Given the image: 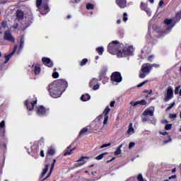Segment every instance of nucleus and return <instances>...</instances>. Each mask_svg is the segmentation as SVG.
Returning <instances> with one entry per match:
<instances>
[{
    "label": "nucleus",
    "mask_w": 181,
    "mask_h": 181,
    "mask_svg": "<svg viewBox=\"0 0 181 181\" xmlns=\"http://www.w3.org/2000/svg\"><path fill=\"white\" fill-rule=\"evenodd\" d=\"M150 66H151V69H153V67L158 68L160 67V65L158 64H150Z\"/></svg>",
    "instance_id": "nucleus-48"
},
{
    "label": "nucleus",
    "mask_w": 181,
    "mask_h": 181,
    "mask_svg": "<svg viewBox=\"0 0 181 181\" xmlns=\"http://www.w3.org/2000/svg\"><path fill=\"white\" fill-rule=\"evenodd\" d=\"M176 105L175 102H173V103H170V105L168 106L167 107V109H165V112H168V111L170 110L174 107V105Z\"/></svg>",
    "instance_id": "nucleus-36"
},
{
    "label": "nucleus",
    "mask_w": 181,
    "mask_h": 181,
    "mask_svg": "<svg viewBox=\"0 0 181 181\" xmlns=\"http://www.w3.org/2000/svg\"><path fill=\"white\" fill-rule=\"evenodd\" d=\"M111 146V144H103L102 146H100V148H107Z\"/></svg>",
    "instance_id": "nucleus-52"
},
{
    "label": "nucleus",
    "mask_w": 181,
    "mask_h": 181,
    "mask_svg": "<svg viewBox=\"0 0 181 181\" xmlns=\"http://www.w3.org/2000/svg\"><path fill=\"white\" fill-rule=\"evenodd\" d=\"M122 80H123V78L122 76L121 73H119L118 71H115V72L111 74V76H110L111 81L119 83L122 81Z\"/></svg>",
    "instance_id": "nucleus-7"
},
{
    "label": "nucleus",
    "mask_w": 181,
    "mask_h": 181,
    "mask_svg": "<svg viewBox=\"0 0 181 181\" xmlns=\"http://www.w3.org/2000/svg\"><path fill=\"white\" fill-rule=\"evenodd\" d=\"M52 168H50L49 170V173H48V175H47V177H45L44 179H43V181L46 180L47 178H49L51 175H52Z\"/></svg>",
    "instance_id": "nucleus-42"
},
{
    "label": "nucleus",
    "mask_w": 181,
    "mask_h": 181,
    "mask_svg": "<svg viewBox=\"0 0 181 181\" xmlns=\"http://www.w3.org/2000/svg\"><path fill=\"white\" fill-rule=\"evenodd\" d=\"M17 50H18V45H15L12 52H11L8 54H5L4 57H5L6 60L4 62V64H6L8 63V62L10 60L11 57H12L13 56V54L16 53V52Z\"/></svg>",
    "instance_id": "nucleus-12"
},
{
    "label": "nucleus",
    "mask_w": 181,
    "mask_h": 181,
    "mask_svg": "<svg viewBox=\"0 0 181 181\" xmlns=\"http://www.w3.org/2000/svg\"><path fill=\"white\" fill-rule=\"evenodd\" d=\"M81 100L83 101V102H86V101H88L89 100H90V95L89 94H83L82 95L81 98Z\"/></svg>",
    "instance_id": "nucleus-23"
},
{
    "label": "nucleus",
    "mask_w": 181,
    "mask_h": 181,
    "mask_svg": "<svg viewBox=\"0 0 181 181\" xmlns=\"http://www.w3.org/2000/svg\"><path fill=\"white\" fill-rule=\"evenodd\" d=\"M87 132H88V129H87L86 127L83 128V129L81 130L80 133H79V136H81L83 135V134H86Z\"/></svg>",
    "instance_id": "nucleus-34"
},
{
    "label": "nucleus",
    "mask_w": 181,
    "mask_h": 181,
    "mask_svg": "<svg viewBox=\"0 0 181 181\" xmlns=\"http://www.w3.org/2000/svg\"><path fill=\"white\" fill-rule=\"evenodd\" d=\"M106 72H107L106 69H103V70L100 71V75H99V81H101L103 78H105Z\"/></svg>",
    "instance_id": "nucleus-24"
},
{
    "label": "nucleus",
    "mask_w": 181,
    "mask_h": 181,
    "mask_svg": "<svg viewBox=\"0 0 181 181\" xmlns=\"http://www.w3.org/2000/svg\"><path fill=\"white\" fill-rule=\"evenodd\" d=\"M36 6L42 15H46L49 11H50V8H49L47 4L43 3L42 6L41 0L36 1Z\"/></svg>",
    "instance_id": "nucleus-4"
},
{
    "label": "nucleus",
    "mask_w": 181,
    "mask_h": 181,
    "mask_svg": "<svg viewBox=\"0 0 181 181\" xmlns=\"http://www.w3.org/2000/svg\"><path fill=\"white\" fill-rule=\"evenodd\" d=\"M55 153H56V150H54L52 147L49 148L47 152V158H45V160L47 161V158L49 156H53Z\"/></svg>",
    "instance_id": "nucleus-17"
},
{
    "label": "nucleus",
    "mask_w": 181,
    "mask_h": 181,
    "mask_svg": "<svg viewBox=\"0 0 181 181\" xmlns=\"http://www.w3.org/2000/svg\"><path fill=\"white\" fill-rule=\"evenodd\" d=\"M115 4L121 9H124V8H127V0H115Z\"/></svg>",
    "instance_id": "nucleus-13"
},
{
    "label": "nucleus",
    "mask_w": 181,
    "mask_h": 181,
    "mask_svg": "<svg viewBox=\"0 0 181 181\" xmlns=\"http://www.w3.org/2000/svg\"><path fill=\"white\" fill-rule=\"evenodd\" d=\"M7 28V21H1V26H0V30L1 29H6Z\"/></svg>",
    "instance_id": "nucleus-30"
},
{
    "label": "nucleus",
    "mask_w": 181,
    "mask_h": 181,
    "mask_svg": "<svg viewBox=\"0 0 181 181\" xmlns=\"http://www.w3.org/2000/svg\"><path fill=\"white\" fill-rule=\"evenodd\" d=\"M121 44H119L118 40H113L112 42H110L107 46V52L113 55H117L118 53L121 49Z\"/></svg>",
    "instance_id": "nucleus-2"
},
{
    "label": "nucleus",
    "mask_w": 181,
    "mask_h": 181,
    "mask_svg": "<svg viewBox=\"0 0 181 181\" xmlns=\"http://www.w3.org/2000/svg\"><path fill=\"white\" fill-rule=\"evenodd\" d=\"M52 77H53L54 78H58V77H59V74H58V72H57V71L54 72V73L52 74Z\"/></svg>",
    "instance_id": "nucleus-49"
},
{
    "label": "nucleus",
    "mask_w": 181,
    "mask_h": 181,
    "mask_svg": "<svg viewBox=\"0 0 181 181\" xmlns=\"http://www.w3.org/2000/svg\"><path fill=\"white\" fill-rule=\"evenodd\" d=\"M100 88V85L99 84H95L93 86V90L94 91L98 90Z\"/></svg>",
    "instance_id": "nucleus-43"
},
{
    "label": "nucleus",
    "mask_w": 181,
    "mask_h": 181,
    "mask_svg": "<svg viewBox=\"0 0 181 181\" xmlns=\"http://www.w3.org/2000/svg\"><path fill=\"white\" fill-rule=\"evenodd\" d=\"M137 180L138 181H144V177H142L141 174H139L137 176Z\"/></svg>",
    "instance_id": "nucleus-44"
},
{
    "label": "nucleus",
    "mask_w": 181,
    "mask_h": 181,
    "mask_svg": "<svg viewBox=\"0 0 181 181\" xmlns=\"http://www.w3.org/2000/svg\"><path fill=\"white\" fill-rule=\"evenodd\" d=\"M163 5H164V1L163 0L159 1L158 6L159 7H161Z\"/></svg>",
    "instance_id": "nucleus-59"
},
{
    "label": "nucleus",
    "mask_w": 181,
    "mask_h": 181,
    "mask_svg": "<svg viewBox=\"0 0 181 181\" xmlns=\"http://www.w3.org/2000/svg\"><path fill=\"white\" fill-rule=\"evenodd\" d=\"M47 112V110L45 106L40 105L37 107V115L40 117L45 116Z\"/></svg>",
    "instance_id": "nucleus-11"
},
{
    "label": "nucleus",
    "mask_w": 181,
    "mask_h": 181,
    "mask_svg": "<svg viewBox=\"0 0 181 181\" xmlns=\"http://www.w3.org/2000/svg\"><path fill=\"white\" fill-rule=\"evenodd\" d=\"M49 166H50L49 164L45 165V168L43 169V171H42V174L40 175V180L43 177L45 176L47 172L48 171V168H49Z\"/></svg>",
    "instance_id": "nucleus-21"
},
{
    "label": "nucleus",
    "mask_w": 181,
    "mask_h": 181,
    "mask_svg": "<svg viewBox=\"0 0 181 181\" xmlns=\"http://www.w3.org/2000/svg\"><path fill=\"white\" fill-rule=\"evenodd\" d=\"M177 134H178L177 136V138H178V139H181V128H180V129H179V132L178 133H177Z\"/></svg>",
    "instance_id": "nucleus-56"
},
{
    "label": "nucleus",
    "mask_w": 181,
    "mask_h": 181,
    "mask_svg": "<svg viewBox=\"0 0 181 181\" xmlns=\"http://www.w3.org/2000/svg\"><path fill=\"white\" fill-rule=\"evenodd\" d=\"M115 101H111V102H110V106L111 107H113L114 105H115Z\"/></svg>",
    "instance_id": "nucleus-61"
},
{
    "label": "nucleus",
    "mask_w": 181,
    "mask_h": 181,
    "mask_svg": "<svg viewBox=\"0 0 181 181\" xmlns=\"http://www.w3.org/2000/svg\"><path fill=\"white\" fill-rule=\"evenodd\" d=\"M169 117H170V119L177 118V115L176 114H170Z\"/></svg>",
    "instance_id": "nucleus-53"
},
{
    "label": "nucleus",
    "mask_w": 181,
    "mask_h": 181,
    "mask_svg": "<svg viewBox=\"0 0 181 181\" xmlns=\"http://www.w3.org/2000/svg\"><path fill=\"white\" fill-rule=\"evenodd\" d=\"M168 140H165L164 141H163V144H168L169 142H171L172 141V139H171V136H168Z\"/></svg>",
    "instance_id": "nucleus-50"
},
{
    "label": "nucleus",
    "mask_w": 181,
    "mask_h": 181,
    "mask_svg": "<svg viewBox=\"0 0 181 181\" xmlns=\"http://www.w3.org/2000/svg\"><path fill=\"white\" fill-rule=\"evenodd\" d=\"M148 82V80L144 81V82H142V83L138 84V85H137V88H141V87L144 86L146 85Z\"/></svg>",
    "instance_id": "nucleus-39"
},
{
    "label": "nucleus",
    "mask_w": 181,
    "mask_h": 181,
    "mask_svg": "<svg viewBox=\"0 0 181 181\" xmlns=\"http://www.w3.org/2000/svg\"><path fill=\"white\" fill-rule=\"evenodd\" d=\"M110 110H111V109L109 107V106H106L103 114L100 115L99 116L97 117V118H96L97 121L101 122V120L103 119V116L104 117L103 124L106 125L107 124V121H108L109 112Z\"/></svg>",
    "instance_id": "nucleus-5"
},
{
    "label": "nucleus",
    "mask_w": 181,
    "mask_h": 181,
    "mask_svg": "<svg viewBox=\"0 0 181 181\" xmlns=\"http://www.w3.org/2000/svg\"><path fill=\"white\" fill-rule=\"evenodd\" d=\"M154 57H154L153 55H150V56H148V57L147 58V60H148V62H152V61H153V59Z\"/></svg>",
    "instance_id": "nucleus-51"
},
{
    "label": "nucleus",
    "mask_w": 181,
    "mask_h": 181,
    "mask_svg": "<svg viewBox=\"0 0 181 181\" xmlns=\"http://www.w3.org/2000/svg\"><path fill=\"white\" fill-rule=\"evenodd\" d=\"M33 67H34V73L36 75H39L40 74V71H41V68H40V64H33Z\"/></svg>",
    "instance_id": "nucleus-19"
},
{
    "label": "nucleus",
    "mask_w": 181,
    "mask_h": 181,
    "mask_svg": "<svg viewBox=\"0 0 181 181\" xmlns=\"http://www.w3.org/2000/svg\"><path fill=\"white\" fill-rule=\"evenodd\" d=\"M43 1V4H47L49 0H41V3H42Z\"/></svg>",
    "instance_id": "nucleus-64"
},
{
    "label": "nucleus",
    "mask_w": 181,
    "mask_h": 181,
    "mask_svg": "<svg viewBox=\"0 0 181 181\" xmlns=\"http://www.w3.org/2000/svg\"><path fill=\"white\" fill-rule=\"evenodd\" d=\"M70 148H71V146L67 147V149L64 153V156H67L72 154L73 151H74V148H72V149H70Z\"/></svg>",
    "instance_id": "nucleus-25"
},
{
    "label": "nucleus",
    "mask_w": 181,
    "mask_h": 181,
    "mask_svg": "<svg viewBox=\"0 0 181 181\" xmlns=\"http://www.w3.org/2000/svg\"><path fill=\"white\" fill-rule=\"evenodd\" d=\"M88 158H89L87 157V156H82V157H81L80 159H78V160H77V162H81V165H84V164L86 163V161H85L84 160H85V159H88Z\"/></svg>",
    "instance_id": "nucleus-27"
},
{
    "label": "nucleus",
    "mask_w": 181,
    "mask_h": 181,
    "mask_svg": "<svg viewBox=\"0 0 181 181\" xmlns=\"http://www.w3.org/2000/svg\"><path fill=\"white\" fill-rule=\"evenodd\" d=\"M56 162H57V160H56V159H54V160H53V163L51 164V167H50L51 170H54V165H56Z\"/></svg>",
    "instance_id": "nucleus-45"
},
{
    "label": "nucleus",
    "mask_w": 181,
    "mask_h": 181,
    "mask_svg": "<svg viewBox=\"0 0 181 181\" xmlns=\"http://www.w3.org/2000/svg\"><path fill=\"white\" fill-rule=\"evenodd\" d=\"M88 62V59H82V61L80 62V66H84L86 63Z\"/></svg>",
    "instance_id": "nucleus-35"
},
{
    "label": "nucleus",
    "mask_w": 181,
    "mask_h": 181,
    "mask_svg": "<svg viewBox=\"0 0 181 181\" xmlns=\"http://www.w3.org/2000/svg\"><path fill=\"white\" fill-rule=\"evenodd\" d=\"M130 104L132 105L133 106H136V105H146L147 102L145 100H141L140 101H136V102H130Z\"/></svg>",
    "instance_id": "nucleus-16"
},
{
    "label": "nucleus",
    "mask_w": 181,
    "mask_h": 181,
    "mask_svg": "<svg viewBox=\"0 0 181 181\" xmlns=\"http://www.w3.org/2000/svg\"><path fill=\"white\" fill-rule=\"evenodd\" d=\"M40 152V148L39 147H37L35 151H34V153H39Z\"/></svg>",
    "instance_id": "nucleus-62"
},
{
    "label": "nucleus",
    "mask_w": 181,
    "mask_h": 181,
    "mask_svg": "<svg viewBox=\"0 0 181 181\" xmlns=\"http://www.w3.org/2000/svg\"><path fill=\"white\" fill-rule=\"evenodd\" d=\"M175 19L177 22H179L181 19V13L180 12H177L175 16Z\"/></svg>",
    "instance_id": "nucleus-32"
},
{
    "label": "nucleus",
    "mask_w": 181,
    "mask_h": 181,
    "mask_svg": "<svg viewBox=\"0 0 181 181\" xmlns=\"http://www.w3.org/2000/svg\"><path fill=\"white\" fill-rule=\"evenodd\" d=\"M174 97L173 89L171 86H169L167 89V92L165 93V98L163 101L167 103L169 100H172Z\"/></svg>",
    "instance_id": "nucleus-9"
},
{
    "label": "nucleus",
    "mask_w": 181,
    "mask_h": 181,
    "mask_svg": "<svg viewBox=\"0 0 181 181\" xmlns=\"http://www.w3.org/2000/svg\"><path fill=\"white\" fill-rule=\"evenodd\" d=\"M40 156L42 158H45V151H44L43 150H41V151L40 152Z\"/></svg>",
    "instance_id": "nucleus-55"
},
{
    "label": "nucleus",
    "mask_w": 181,
    "mask_h": 181,
    "mask_svg": "<svg viewBox=\"0 0 181 181\" xmlns=\"http://www.w3.org/2000/svg\"><path fill=\"white\" fill-rule=\"evenodd\" d=\"M107 154H108L107 152H105V153H103L102 154H100L98 155L97 157H96V160H100L103 159V158L104 157V156H106Z\"/></svg>",
    "instance_id": "nucleus-31"
},
{
    "label": "nucleus",
    "mask_w": 181,
    "mask_h": 181,
    "mask_svg": "<svg viewBox=\"0 0 181 181\" xmlns=\"http://www.w3.org/2000/svg\"><path fill=\"white\" fill-rule=\"evenodd\" d=\"M160 134L165 136L166 134H168V133L167 132H160Z\"/></svg>",
    "instance_id": "nucleus-63"
},
{
    "label": "nucleus",
    "mask_w": 181,
    "mask_h": 181,
    "mask_svg": "<svg viewBox=\"0 0 181 181\" xmlns=\"http://www.w3.org/2000/svg\"><path fill=\"white\" fill-rule=\"evenodd\" d=\"M42 61L45 66L49 67V68L53 67V62L50 59L47 58V57H43L42 59Z\"/></svg>",
    "instance_id": "nucleus-14"
},
{
    "label": "nucleus",
    "mask_w": 181,
    "mask_h": 181,
    "mask_svg": "<svg viewBox=\"0 0 181 181\" xmlns=\"http://www.w3.org/2000/svg\"><path fill=\"white\" fill-rule=\"evenodd\" d=\"M0 128L5 129V121L4 120H3L0 122Z\"/></svg>",
    "instance_id": "nucleus-46"
},
{
    "label": "nucleus",
    "mask_w": 181,
    "mask_h": 181,
    "mask_svg": "<svg viewBox=\"0 0 181 181\" xmlns=\"http://www.w3.org/2000/svg\"><path fill=\"white\" fill-rule=\"evenodd\" d=\"M180 86H177L175 89V95H178L180 94Z\"/></svg>",
    "instance_id": "nucleus-41"
},
{
    "label": "nucleus",
    "mask_w": 181,
    "mask_h": 181,
    "mask_svg": "<svg viewBox=\"0 0 181 181\" xmlns=\"http://www.w3.org/2000/svg\"><path fill=\"white\" fill-rule=\"evenodd\" d=\"M98 80L97 78H93L91 80L90 83H89V87L92 88L93 86L97 85L98 84Z\"/></svg>",
    "instance_id": "nucleus-26"
},
{
    "label": "nucleus",
    "mask_w": 181,
    "mask_h": 181,
    "mask_svg": "<svg viewBox=\"0 0 181 181\" xmlns=\"http://www.w3.org/2000/svg\"><path fill=\"white\" fill-rule=\"evenodd\" d=\"M172 129V124H167L165 126V130H170Z\"/></svg>",
    "instance_id": "nucleus-40"
},
{
    "label": "nucleus",
    "mask_w": 181,
    "mask_h": 181,
    "mask_svg": "<svg viewBox=\"0 0 181 181\" xmlns=\"http://www.w3.org/2000/svg\"><path fill=\"white\" fill-rule=\"evenodd\" d=\"M140 8L142 11H144L146 12L147 15L150 14V11L147 7V4L146 3L141 2Z\"/></svg>",
    "instance_id": "nucleus-18"
},
{
    "label": "nucleus",
    "mask_w": 181,
    "mask_h": 181,
    "mask_svg": "<svg viewBox=\"0 0 181 181\" xmlns=\"http://www.w3.org/2000/svg\"><path fill=\"white\" fill-rule=\"evenodd\" d=\"M173 19H165L164 21V23L167 25H170L173 23Z\"/></svg>",
    "instance_id": "nucleus-33"
},
{
    "label": "nucleus",
    "mask_w": 181,
    "mask_h": 181,
    "mask_svg": "<svg viewBox=\"0 0 181 181\" xmlns=\"http://www.w3.org/2000/svg\"><path fill=\"white\" fill-rule=\"evenodd\" d=\"M94 8H95V6L92 4L88 3V4H86V9H88V10L94 9Z\"/></svg>",
    "instance_id": "nucleus-37"
},
{
    "label": "nucleus",
    "mask_w": 181,
    "mask_h": 181,
    "mask_svg": "<svg viewBox=\"0 0 181 181\" xmlns=\"http://www.w3.org/2000/svg\"><path fill=\"white\" fill-rule=\"evenodd\" d=\"M152 71L151 64L146 63L141 65V71L139 74V78H145V77Z\"/></svg>",
    "instance_id": "nucleus-3"
},
{
    "label": "nucleus",
    "mask_w": 181,
    "mask_h": 181,
    "mask_svg": "<svg viewBox=\"0 0 181 181\" xmlns=\"http://www.w3.org/2000/svg\"><path fill=\"white\" fill-rule=\"evenodd\" d=\"M128 15L127 13H124V15H123V20L124 22H127L128 21V18H127Z\"/></svg>",
    "instance_id": "nucleus-47"
},
{
    "label": "nucleus",
    "mask_w": 181,
    "mask_h": 181,
    "mask_svg": "<svg viewBox=\"0 0 181 181\" xmlns=\"http://www.w3.org/2000/svg\"><path fill=\"white\" fill-rule=\"evenodd\" d=\"M23 47H24V37H21V40H20V49H18L17 51V54H20L21 50L23 49Z\"/></svg>",
    "instance_id": "nucleus-22"
},
{
    "label": "nucleus",
    "mask_w": 181,
    "mask_h": 181,
    "mask_svg": "<svg viewBox=\"0 0 181 181\" xmlns=\"http://www.w3.org/2000/svg\"><path fill=\"white\" fill-rule=\"evenodd\" d=\"M0 147L1 149H4V151H7V145L6 144L4 143L0 145Z\"/></svg>",
    "instance_id": "nucleus-38"
},
{
    "label": "nucleus",
    "mask_w": 181,
    "mask_h": 181,
    "mask_svg": "<svg viewBox=\"0 0 181 181\" xmlns=\"http://www.w3.org/2000/svg\"><path fill=\"white\" fill-rule=\"evenodd\" d=\"M4 133H5V129H4V128H0V134H1V136H4Z\"/></svg>",
    "instance_id": "nucleus-54"
},
{
    "label": "nucleus",
    "mask_w": 181,
    "mask_h": 181,
    "mask_svg": "<svg viewBox=\"0 0 181 181\" xmlns=\"http://www.w3.org/2000/svg\"><path fill=\"white\" fill-rule=\"evenodd\" d=\"M133 52L131 47L124 48L123 50L120 49L117 54V57H127L129 56H132Z\"/></svg>",
    "instance_id": "nucleus-6"
},
{
    "label": "nucleus",
    "mask_w": 181,
    "mask_h": 181,
    "mask_svg": "<svg viewBox=\"0 0 181 181\" xmlns=\"http://www.w3.org/2000/svg\"><path fill=\"white\" fill-rule=\"evenodd\" d=\"M68 88V82L64 79H57L51 83L47 88L49 95L53 98H58L62 95L63 93Z\"/></svg>",
    "instance_id": "nucleus-1"
},
{
    "label": "nucleus",
    "mask_w": 181,
    "mask_h": 181,
    "mask_svg": "<svg viewBox=\"0 0 181 181\" xmlns=\"http://www.w3.org/2000/svg\"><path fill=\"white\" fill-rule=\"evenodd\" d=\"M122 148V144L119 145L117 149H116V151H115V156H119L122 153V150H121Z\"/></svg>",
    "instance_id": "nucleus-28"
},
{
    "label": "nucleus",
    "mask_w": 181,
    "mask_h": 181,
    "mask_svg": "<svg viewBox=\"0 0 181 181\" xmlns=\"http://www.w3.org/2000/svg\"><path fill=\"white\" fill-rule=\"evenodd\" d=\"M153 110H150L149 108H147L146 110H144L142 113L143 116L146 117L149 115L150 117L153 116Z\"/></svg>",
    "instance_id": "nucleus-20"
},
{
    "label": "nucleus",
    "mask_w": 181,
    "mask_h": 181,
    "mask_svg": "<svg viewBox=\"0 0 181 181\" xmlns=\"http://www.w3.org/2000/svg\"><path fill=\"white\" fill-rule=\"evenodd\" d=\"M4 38V40L9 41L11 43H14L15 42V38L12 35V33H11L10 30L5 31Z\"/></svg>",
    "instance_id": "nucleus-10"
},
{
    "label": "nucleus",
    "mask_w": 181,
    "mask_h": 181,
    "mask_svg": "<svg viewBox=\"0 0 181 181\" xmlns=\"http://www.w3.org/2000/svg\"><path fill=\"white\" fill-rule=\"evenodd\" d=\"M177 178V175H171L170 177H169V180H173V179H176Z\"/></svg>",
    "instance_id": "nucleus-58"
},
{
    "label": "nucleus",
    "mask_w": 181,
    "mask_h": 181,
    "mask_svg": "<svg viewBox=\"0 0 181 181\" xmlns=\"http://www.w3.org/2000/svg\"><path fill=\"white\" fill-rule=\"evenodd\" d=\"M96 52L99 55H103L104 52V49L103 47H98V48H96Z\"/></svg>",
    "instance_id": "nucleus-29"
},
{
    "label": "nucleus",
    "mask_w": 181,
    "mask_h": 181,
    "mask_svg": "<svg viewBox=\"0 0 181 181\" xmlns=\"http://www.w3.org/2000/svg\"><path fill=\"white\" fill-rule=\"evenodd\" d=\"M115 159H116V158L113 157L112 158H111V159L108 160L107 161H106V163L108 164L109 163L112 162Z\"/></svg>",
    "instance_id": "nucleus-60"
},
{
    "label": "nucleus",
    "mask_w": 181,
    "mask_h": 181,
    "mask_svg": "<svg viewBox=\"0 0 181 181\" xmlns=\"http://www.w3.org/2000/svg\"><path fill=\"white\" fill-rule=\"evenodd\" d=\"M135 146V143L134 142H130L129 145V148H132Z\"/></svg>",
    "instance_id": "nucleus-57"
},
{
    "label": "nucleus",
    "mask_w": 181,
    "mask_h": 181,
    "mask_svg": "<svg viewBox=\"0 0 181 181\" xmlns=\"http://www.w3.org/2000/svg\"><path fill=\"white\" fill-rule=\"evenodd\" d=\"M16 18L18 21L24 19V13H23V11H22L21 10L16 11Z\"/></svg>",
    "instance_id": "nucleus-15"
},
{
    "label": "nucleus",
    "mask_w": 181,
    "mask_h": 181,
    "mask_svg": "<svg viewBox=\"0 0 181 181\" xmlns=\"http://www.w3.org/2000/svg\"><path fill=\"white\" fill-rule=\"evenodd\" d=\"M37 98H35V100L30 102L29 100H26L25 102H23V105L26 107V109L28 111H32L34 110L35 106L37 105Z\"/></svg>",
    "instance_id": "nucleus-8"
}]
</instances>
